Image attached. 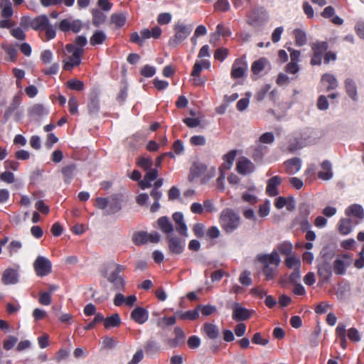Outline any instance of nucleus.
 Segmentation results:
<instances>
[{"label":"nucleus","mask_w":364,"mask_h":364,"mask_svg":"<svg viewBox=\"0 0 364 364\" xmlns=\"http://www.w3.org/2000/svg\"><path fill=\"white\" fill-rule=\"evenodd\" d=\"M267 63L266 59L260 58L256 61H255L252 65V71L255 74L259 73L264 68L265 64Z\"/></svg>","instance_id":"obj_48"},{"label":"nucleus","mask_w":364,"mask_h":364,"mask_svg":"<svg viewBox=\"0 0 364 364\" xmlns=\"http://www.w3.org/2000/svg\"><path fill=\"white\" fill-rule=\"evenodd\" d=\"M345 213L347 216L350 217L353 216L357 218L354 221V224L357 225L364 218V210L360 205L358 204H353L350 205L345 211Z\"/></svg>","instance_id":"obj_16"},{"label":"nucleus","mask_w":364,"mask_h":364,"mask_svg":"<svg viewBox=\"0 0 364 364\" xmlns=\"http://www.w3.org/2000/svg\"><path fill=\"white\" fill-rule=\"evenodd\" d=\"M311 48L314 53L323 55V53L328 48V46L326 41L316 42L311 43Z\"/></svg>","instance_id":"obj_43"},{"label":"nucleus","mask_w":364,"mask_h":364,"mask_svg":"<svg viewBox=\"0 0 364 364\" xmlns=\"http://www.w3.org/2000/svg\"><path fill=\"white\" fill-rule=\"evenodd\" d=\"M274 140V136L272 132H266L262 134L259 139V144H272Z\"/></svg>","instance_id":"obj_60"},{"label":"nucleus","mask_w":364,"mask_h":364,"mask_svg":"<svg viewBox=\"0 0 364 364\" xmlns=\"http://www.w3.org/2000/svg\"><path fill=\"white\" fill-rule=\"evenodd\" d=\"M48 110L42 104H35L28 109V114L33 118H38L47 115Z\"/></svg>","instance_id":"obj_25"},{"label":"nucleus","mask_w":364,"mask_h":364,"mask_svg":"<svg viewBox=\"0 0 364 364\" xmlns=\"http://www.w3.org/2000/svg\"><path fill=\"white\" fill-rule=\"evenodd\" d=\"M22 247V243L19 240H12L7 247L10 255L16 253Z\"/></svg>","instance_id":"obj_51"},{"label":"nucleus","mask_w":364,"mask_h":364,"mask_svg":"<svg viewBox=\"0 0 364 364\" xmlns=\"http://www.w3.org/2000/svg\"><path fill=\"white\" fill-rule=\"evenodd\" d=\"M107 36L102 31H95L90 38V43L92 46L102 44L106 40Z\"/></svg>","instance_id":"obj_41"},{"label":"nucleus","mask_w":364,"mask_h":364,"mask_svg":"<svg viewBox=\"0 0 364 364\" xmlns=\"http://www.w3.org/2000/svg\"><path fill=\"white\" fill-rule=\"evenodd\" d=\"M294 224L299 225L301 230L304 232L307 231L311 228V224L308 220V218L296 217L294 220Z\"/></svg>","instance_id":"obj_44"},{"label":"nucleus","mask_w":364,"mask_h":364,"mask_svg":"<svg viewBox=\"0 0 364 364\" xmlns=\"http://www.w3.org/2000/svg\"><path fill=\"white\" fill-rule=\"evenodd\" d=\"M131 318L137 323H144L149 318V313L143 307L137 306L131 313Z\"/></svg>","instance_id":"obj_18"},{"label":"nucleus","mask_w":364,"mask_h":364,"mask_svg":"<svg viewBox=\"0 0 364 364\" xmlns=\"http://www.w3.org/2000/svg\"><path fill=\"white\" fill-rule=\"evenodd\" d=\"M282 179L279 176L272 177L267 181L266 192L269 196H277L279 194L277 186L281 183Z\"/></svg>","instance_id":"obj_22"},{"label":"nucleus","mask_w":364,"mask_h":364,"mask_svg":"<svg viewBox=\"0 0 364 364\" xmlns=\"http://www.w3.org/2000/svg\"><path fill=\"white\" fill-rule=\"evenodd\" d=\"M354 223L350 218H342L338 224V232L343 235H348L352 232Z\"/></svg>","instance_id":"obj_28"},{"label":"nucleus","mask_w":364,"mask_h":364,"mask_svg":"<svg viewBox=\"0 0 364 364\" xmlns=\"http://www.w3.org/2000/svg\"><path fill=\"white\" fill-rule=\"evenodd\" d=\"M58 26L59 29L63 32L72 31L74 33H77L80 31L82 24L80 20L66 18L62 20Z\"/></svg>","instance_id":"obj_11"},{"label":"nucleus","mask_w":364,"mask_h":364,"mask_svg":"<svg viewBox=\"0 0 364 364\" xmlns=\"http://www.w3.org/2000/svg\"><path fill=\"white\" fill-rule=\"evenodd\" d=\"M285 265L289 269H297L301 267V260L294 256L287 257L284 261Z\"/></svg>","instance_id":"obj_46"},{"label":"nucleus","mask_w":364,"mask_h":364,"mask_svg":"<svg viewBox=\"0 0 364 364\" xmlns=\"http://www.w3.org/2000/svg\"><path fill=\"white\" fill-rule=\"evenodd\" d=\"M221 228L228 234L233 232L241 225V218L231 208L222 210L219 218Z\"/></svg>","instance_id":"obj_3"},{"label":"nucleus","mask_w":364,"mask_h":364,"mask_svg":"<svg viewBox=\"0 0 364 364\" xmlns=\"http://www.w3.org/2000/svg\"><path fill=\"white\" fill-rule=\"evenodd\" d=\"M269 19L267 11L263 7H255L247 15V23L258 28L264 25Z\"/></svg>","instance_id":"obj_7"},{"label":"nucleus","mask_w":364,"mask_h":364,"mask_svg":"<svg viewBox=\"0 0 364 364\" xmlns=\"http://www.w3.org/2000/svg\"><path fill=\"white\" fill-rule=\"evenodd\" d=\"M193 29L192 26L177 23L174 25V35L168 41V45L171 48H176L190 35Z\"/></svg>","instance_id":"obj_6"},{"label":"nucleus","mask_w":364,"mask_h":364,"mask_svg":"<svg viewBox=\"0 0 364 364\" xmlns=\"http://www.w3.org/2000/svg\"><path fill=\"white\" fill-rule=\"evenodd\" d=\"M237 171L242 175H247L252 173L255 170V165L246 157H241L236 164Z\"/></svg>","instance_id":"obj_12"},{"label":"nucleus","mask_w":364,"mask_h":364,"mask_svg":"<svg viewBox=\"0 0 364 364\" xmlns=\"http://www.w3.org/2000/svg\"><path fill=\"white\" fill-rule=\"evenodd\" d=\"M299 214L297 217L308 218L310 214V205L306 203L299 205Z\"/></svg>","instance_id":"obj_63"},{"label":"nucleus","mask_w":364,"mask_h":364,"mask_svg":"<svg viewBox=\"0 0 364 364\" xmlns=\"http://www.w3.org/2000/svg\"><path fill=\"white\" fill-rule=\"evenodd\" d=\"M122 196L120 194L112 195L109 197L108 208L105 211L106 215H112L118 213L122 209Z\"/></svg>","instance_id":"obj_10"},{"label":"nucleus","mask_w":364,"mask_h":364,"mask_svg":"<svg viewBox=\"0 0 364 364\" xmlns=\"http://www.w3.org/2000/svg\"><path fill=\"white\" fill-rule=\"evenodd\" d=\"M353 258L348 255H343L333 262L334 272L338 275L346 274V269L352 264Z\"/></svg>","instance_id":"obj_9"},{"label":"nucleus","mask_w":364,"mask_h":364,"mask_svg":"<svg viewBox=\"0 0 364 364\" xmlns=\"http://www.w3.org/2000/svg\"><path fill=\"white\" fill-rule=\"evenodd\" d=\"M87 108L89 113L92 115L97 114L98 113L100 110V100L98 92L92 91L90 94Z\"/></svg>","instance_id":"obj_19"},{"label":"nucleus","mask_w":364,"mask_h":364,"mask_svg":"<svg viewBox=\"0 0 364 364\" xmlns=\"http://www.w3.org/2000/svg\"><path fill=\"white\" fill-rule=\"evenodd\" d=\"M102 321L104 322L105 328L109 329L119 326L121 323V318L118 314H114L106 318H104Z\"/></svg>","instance_id":"obj_34"},{"label":"nucleus","mask_w":364,"mask_h":364,"mask_svg":"<svg viewBox=\"0 0 364 364\" xmlns=\"http://www.w3.org/2000/svg\"><path fill=\"white\" fill-rule=\"evenodd\" d=\"M176 318H178L176 315L171 317H164L157 321V325L159 327H163V323H164L166 326H172L175 324Z\"/></svg>","instance_id":"obj_59"},{"label":"nucleus","mask_w":364,"mask_h":364,"mask_svg":"<svg viewBox=\"0 0 364 364\" xmlns=\"http://www.w3.org/2000/svg\"><path fill=\"white\" fill-rule=\"evenodd\" d=\"M22 101V97L21 95L18 93L12 99L11 102L10 103L9 106L6 108L5 110V112L4 114V118L5 120H8L12 114L18 109V107L20 106Z\"/></svg>","instance_id":"obj_21"},{"label":"nucleus","mask_w":364,"mask_h":364,"mask_svg":"<svg viewBox=\"0 0 364 364\" xmlns=\"http://www.w3.org/2000/svg\"><path fill=\"white\" fill-rule=\"evenodd\" d=\"M203 331L211 340L217 339L220 336L218 327L213 323H205L203 326Z\"/></svg>","instance_id":"obj_26"},{"label":"nucleus","mask_w":364,"mask_h":364,"mask_svg":"<svg viewBox=\"0 0 364 364\" xmlns=\"http://www.w3.org/2000/svg\"><path fill=\"white\" fill-rule=\"evenodd\" d=\"M197 309L198 311L199 312V311L200 310L202 314L205 316H210L216 311V307L215 306L211 305H198L197 306Z\"/></svg>","instance_id":"obj_50"},{"label":"nucleus","mask_w":364,"mask_h":364,"mask_svg":"<svg viewBox=\"0 0 364 364\" xmlns=\"http://www.w3.org/2000/svg\"><path fill=\"white\" fill-rule=\"evenodd\" d=\"M12 4L10 0H1L0 9H1V16L4 18H9L13 15Z\"/></svg>","instance_id":"obj_39"},{"label":"nucleus","mask_w":364,"mask_h":364,"mask_svg":"<svg viewBox=\"0 0 364 364\" xmlns=\"http://www.w3.org/2000/svg\"><path fill=\"white\" fill-rule=\"evenodd\" d=\"M160 230L166 234L171 233L173 231V226L167 217H161L157 220Z\"/></svg>","instance_id":"obj_30"},{"label":"nucleus","mask_w":364,"mask_h":364,"mask_svg":"<svg viewBox=\"0 0 364 364\" xmlns=\"http://www.w3.org/2000/svg\"><path fill=\"white\" fill-rule=\"evenodd\" d=\"M250 317L248 309L242 307L239 303H235L232 306V318L235 321H246Z\"/></svg>","instance_id":"obj_15"},{"label":"nucleus","mask_w":364,"mask_h":364,"mask_svg":"<svg viewBox=\"0 0 364 364\" xmlns=\"http://www.w3.org/2000/svg\"><path fill=\"white\" fill-rule=\"evenodd\" d=\"M237 154L236 150H232L223 156L224 163L220 168L229 170L232 167Z\"/></svg>","instance_id":"obj_37"},{"label":"nucleus","mask_w":364,"mask_h":364,"mask_svg":"<svg viewBox=\"0 0 364 364\" xmlns=\"http://www.w3.org/2000/svg\"><path fill=\"white\" fill-rule=\"evenodd\" d=\"M109 269L110 272L107 270L104 274V277L112 284L114 290H123L125 286V281L120 275V273L125 269V267L112 263L109 264Z\"/></svg>","instance_id":"obj_4"},{"label":"nucleus","mask_w":364,"mask_h":364,"mask_svg":"<svg viewBox=\"0 0 364 364\" xmlns=\"http://www.w3.org/2000/svg\"><path fill=\"white\" fill-rule=\"evenodd\" d=\"M286 171L289 174L293 175L296 173L301 167V161L299 158H293L285 163Z\"/></svg>","instance_id":"obj_29"},{"label":"nucleus","mask_w":364,"mask_h":364,"mask_svg":"<svg viewBox=\"0 0 364 364\" xmlns=\"http://www.w3.org/2000/svg\"><path fill=\"white\" fill-rule=\"evenodd\" d=\"M207 171V166L201 162H195L191 168L189 175V180L193 181L195 178L203 176Z\"/></svg>","instance_id":"obj_24"},{"label":"nucleus","mask_w":364,"mask_h":364,"mask_svg":"<svg viewBox=\"0 0 364 364\" xmlns=\"http://www.w3.org/2000/svg\"><path fill=\"white\" fill-rule=\"evenodd\" d=\"M250 272L245 270L242 272L239 277L240 282L245 286H250L252 284V279L250 278Z\"/></svg>","instance_id":"obj_56"},{"label":"nucleus","mask_w":364,"mask_h":364,"mask_svg":"<svg viewBox=\"0 0 364 364\" xmlns=\"http://www.w3.org/2000/svg\"><path fill=\"white\" fill-rule=\"evenodd\" d=\"M294 33L296 46H302L306 43L307 39L305 32L300 29H296Z\"/></svg>","instance_id":"obj_45"},{"label":"nucleus","mask_w":364,"mask_h":364,"mask_svg":"<svg viewBox=\"0 0 364 364\" xmlns=\"http://www.w3.org/2000/svg\"><path fill=\"white\" fill-rule=\"evenodd\" d=\"M247 69V63L243 59H236L232 66L231 77L233 78H240L245 75Z\"/></svg>","instance_id":"obj_13"},{"label":"nucleus","mask_w":364,"mask_h":364,"mask_svg":"<svg viewBox=\"0 0 364 364\" xmlns=\"http://www.w3.org/2000/svg\"><path fill=\"white\" fill-rule=\"evenodd\" d=\"M18 269L8 268L2 275L1 281L6 285L14 284L18 282Z\"/></svg>","instance_id":"obj_17"},{"label":"nucleus","mask_w":364,"mask_h":364,"mask_svg":"<svg viewBox=\"0 0 364 364\" xmlns=\"http://www.w3.org/2000/svg\"><path fill=\"white\" fill-rule=\"evenodd\" d=\"M87 41L85 36H78L75 38L74 42L70 44L73 46L75 48H81V50H84L83 48L87 45Z\"/></svg>","instance_id":"obj_52"},{"label":"nucleus","mask_w":364,"mask_h":364,"mask_svg":"<svg viewBox=\"0 0 364 364\" xmlns=\"http://www.w3.org/2000/svg\"><path fill=\"white\" fill-rule=\"evenodd\" d=\"M278 250L282 255H290L292 252V245L289 242H284L278 246Z\"/></svg>","instance_id":"obj_54"},{"label":"nucleus","mask_w":364,"mask_h":364,"mask_svg":"<svg viewBox=\"0 0 364 364\" xmlns=\"http://www.w3.org/2000/svg\"><path fill=\"white\" fill-rule=\"evenodd\" d=\"M33 266L35 273L39 277L48 276L52 272V263L46 257L38 256Z\"/></svg>","instance_id":"obj_8"},{"label":"nucleus","mask_w":364,"mask_h":364,"mask_svg":"<svg viewBox=\"0 0 364 364\" xmlns=\"http://www.w3.org/2000/svg\"><path fill=\"white\" fill-rule=\"evenodd\" d=\"M92 16V24L96 27H99L102 23H103L107 18L106 15L99 10H93Z\"/></svg>","instance_id":"obj_42"},{"label":"nucleus","mask_w":364,"mask_h":364,"mask_svg":"<svg viewBox=\"0 0 364 364\" xmlns=\"http://www.w3.org/2000/svg\"><path fill=\"white\" fill-rule=\"evenodd\" d=\"M173 219L176 223V231L183 236H187V226L184 223L183 214L176 212L173 215Z\"/></svg>","instance_id":"obj_23"},{"label":"nucleus","mask_w":364,"mask_h":364,"mask_svg":"<svg viewBox=\"0 0 364 364\" xmlns=\"http://www.w3.org/2000/svg\"><path fill=\"white\" fill-rule=\"evenodd\" d=\"M323 171L318 173V177L323 181H328L333 178L332 166L329 161L326 160L321 164Z\"/></svg>","instance_id":"obj_27"},{"label":"nucleus","mask_w":364,"mask_h":364,"mask_svg":"<svg viewBox=\"0 0 364 364\" xmlns=\"http://www.w3.org/2000/svg\"><path fill=\"white\" fill-rule=\"evenodd\" d=\"M169 251L173 254H181L184 248V242L177 237L168 236Z\"/></svg>","instance_id":"obj_20"},{"label":"nucleus","mask_w":364,"mask_h":364,"mask_svg":"<svg viewBox=\"0 0 364 364\" xmlns=\"http://www.w3.org/2000/svg\"><path fill=\"white\" fill-rule=\"evenodd\" d=\"M132 241L137 246L146 244L149 241L148 233L144 231L136 232L133 234Z\"/></svg>","instance_id":"obj_36"},{"label":"nucleus","mask_w":364,"mask_h":364,"mask_svg":"<svg viewBox=\"0 0 364 364\" xmlns=\"http://www.w3.org/2000/svg\"><path fill=\"white\" fill-rule=\"evenodd\" d=\"M38 301L42 305H45V306L50 305L51 303L50 293L41 292L39 294Z\"/></svg>","instance_id":"obj_62"},{"label":"nucleus","mask_w":364,"mask_h":364,"mask_svg":"<svg viewBox=\"0 0 364 364\" xmlns=\"http://www.w3.org/2000/svg\"><path fill=\"white\" fill-rule=\"evenodd\" d=\"M267 146L257 144L255 146L252 148V157L255 161H260L262 159L264 155L267 151Z\"/></svg>","instance_id":"obj_33"},{"label":"nucleus","mask_w":364,"mask_h":364,"mask_svg":"<svg viewBox=\"0 0 364 364\" xmlns=\"http://www.w3.org/2000/svg\"><path fill=\"white\" fill-rule=\"evenodd\" d=\"M257 259L263 264L262 272L267 280L274 278V272L279 267L281 259L278 252L274 250L271 254L258 255Z\"/></svg>","instance_id":"obj_2"},{"label":"nucleus","mask_w":364,"mask_h":364,"mask_svg":"<svg viewBox=\"0 0 364 364\" xmlns=\"http://www.w3.org/2000/svg\"><path fill=\"white\" fill-rule=\"evenodd\" d=\"M35 31H45L46 41L51 40L55 37L56 30L55 26L50 23V21L46 15H39L33 19H29L26 16L21 18V24L27 23Z\"/></svg>","instance_id":"obj_1"},{"label":"nucleus","mask_w":364,"mask_h":364,"mask_svg":"<svg viewBox=\"0 0 364 364\" xmlns=\"http://www.w3.org/2000/svg\"><path fill=\"white\" fill-rule=\"evenodd\" d=\"M64 54L66 58L63 60V69L65 70H71L73 68L80 65L81 58L84 54V50L75 48L73 46L67 44Z\"/></svg>","instance_id":"obj_5"},{"label":"nucleus","mask_w":364,"mask_h":364,"mask_svg":"<svg viewBox=\"0 0 364 364\" xmlns=\"http://www.w3.org/2000/svg\"><path fill=\"white\" fill-rule=\"evenodd\" d=\"M176 316L182 320H190L193 321L199 317V312L198 311L197 307L192 311H188L186 312L177 311Z\"/></svg>","instance_id":"obj_35"},{"label":"nucleus","mask_w":364,"mask_h":364,"mask_svg":"<svg viewBox=\"0 0 364 364\" xmlns=\"http://www.w3.org/2000/svg\"><path fill=\"white\" fill-rule=\"evenodd\" d=\"M346 90L348 96L353 100H356L357 97V86L355 82L350 78L345 81Z\"/></svg>","instance_id":"obj_38"},{"label":"nucleus","mask_w":364,"mask_h":364,"mask_svg":"<svg viewBox=\"0 0 364 364\" xmlns=\"http://www.w3.org/2000/svg\"><path fill=\"white\" fill-rule=\"evenodd\" d=\"M144 350L147 355H152L159 351V346L155 341H149L146 343Z\"/></svg>","instance_id":"obj_47"},{"label":"nucleus","mask_w":364,"mask_h":364,"mask_svg":"<svg viewBox=\"0 0 364 364\" xmlns=\"http://www.w3.org/2000/svg\"><path fill=\"white\" fill-rule=\"evenodd\" d=\"M321 82L323 84L327 83V91L335 90L338 87V81L335 76L331 74H323L321 77Z\"/></svg>","instance_id":"obj_32"},{"label":"nucleus","mask_w":364,"mask_h":364,"mask_svg":"<svg viewBox=\"0 0 364 364\" xmlns=\"http://www.w3.org/2000/svg\"><path fill=\"white\" fill-rule=\"evenodd\" d=\"M140 73L145 77H151L155 75L156 68L149 65H146L141 68Z\"/></svg>","instance_id":"obj_58"},{"label":"nucleus","mask_w":364,"mask_h":364,"mask_svg":"<svg viewBox=\"0 0 364 364\" xmlns=\"http://www.w3.org/2000/svg\"><path fill=\"white\" fill-rule=\"evenodd\" d=\"M172 16L170 13H161L158 16L157 22L160 25H166L170 23Z\"/></svg>","instance_id":"obj_61"},{"label":"nucleus","mask_w":364,"mask_h":364,"mask_svg":"<svg viewBox=\"0 0 364 364\" xmlns=\"http://www.w3.org/2000/svg\"><path fill=\"white\" fill-rule=\"evenodd\" d=\"M67 86L73 90L81 91L84 89V83L77 79H72L67 82Z\"/></svg>","instance_id":"obj_49"},{"label":"nucleus","mask_w":364,"mask_h":364,"mask_svg":"<svg viewBox=\"0 0 364 364\" xmlns=\"http://www.w3.org/2000/svg\"><path fill=\"white\" fill-rule=\"evenodd\" d=\"M188 346L191 349L198 348L200 345V339L197 336H191L187 341Z\"/></svg>","instance_id":"obj_64"},{"label":"nucleus","mask_w":364,"mask_h":364,"mask_svg":"<svg viewBox=\"0 0 364 364\" xmlns=\"http://www.w3.org/2000/svg\"><path fill=\"white\" fill-rule=\"evenodd\" d=\"M137 164L143 169L147 171L151 168L153 161L151 159L145 158L144 156L139 159Z\"/></svg>","instance_id":"obj_55"},{"label":"nucleus","mask_w":364,"mask_h":364,"mask_svg":"<svg viewBox=\"0 0 364 364\" xmlns=\"http://www.w3.org/2000/svg\"><path fill=\"white\" fill-rule=\"evenodd\" d=\"M318 275L321 277L323 282L328 281L332 275V267L331 263L326 259H323L318 264Z\"/></svg>","instance_id":"obj_14"},{"label":"nucleus","mask_w":364,"mask_h":364,"mask_svg":"<svg viewBox=\"0 0 364 364\" xmlns=\"http://www.w3.org/2000/svg\"><path fill=\"white\" fill-rule=\"evenodd\" d=\"M76 171V166L74 164H71L64 166L62 170V174L64 178V181L66 183H70L71 180L74 177V173Z\"/></svg>","instance_id":"obj_31"},{"label":"nucleus","mask_w":364,"mask_h":364,"mask_svg":"<svg viewBox=\"0 0 364 364\" xmlns=\"http://www.w3.org/2000/svg\"><path fill=\"white\" fill-rule=\"evenodd\" d=\"M110 22L114 24L117 28H121L126 22V16L122 13L112 14L110 17Z\"/></svg>","instance_id":"obj_40"},{"label":"nucleus","mask_w":364,"mask_h":364,"mask_svg":"<svg viewBox=\"0 0 364 364\" xmlns=\"http://www.w3.org/2000/svg\"><path fill=\"white\" fill-rule=\"evenodd\" d=\"M215 10L225 12L230 9V6L228 0H218L214 4Z\"/></svg>","instance_id":"obj_53"},{"label":"nucleus","mask_w":364,"mask_h":364,"mask_svg":"<svg viewBox=\"0 0 364 364\" xmlns=\"http://www.w3.org/2000/svg\"><path fill=\"white\" fill-rule=\"evenodd\" d=\"M229 50L227 48H220L215 50L214 53V58L219 61H223L227 58Z\"/></svg>","instance_id":"obj_57"}]
</instances>
